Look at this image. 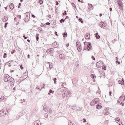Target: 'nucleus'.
<instances>
[{
  "mask_svg": "<svg viewBox=\"0 0 125 125\" xmlns=\"http://www.w3.org/2000/svg\"><path fill=\"white\" fill-rule=\"evenodd\" d=\"M97 67L99 68L101 67L103 65V63L101 62H99L96 63Z\"/></svg>",
  "mask_w": 125,
  "mask_h": 125,
  "instance_id": "obj_1",
  "label": "nucleus"
},
{
  "mask_svg": "<svg viewBox=\"0 0 125 125\" xmlns=\"http://www.w3.org/2000/svg\"><path fill=\"white\" fill-rule=\"evenodd\" d=\"M118 4L119 5V8H123V4L122 1L120 0H118Z\"/></svg>",
  "mask_w": 125,
  "mask_h": 125,
  "instance_id": "obj_2",
  "label": "nucleus"
},
{
  "mask_svg": "<svg viewBox=\"0 0 125 125\" xmlns=\"http://www.w3.org/2000/svg\"><path fill=\"white\" fill-rule=\"evenodd\" d=\"M54 51V49L52 48H50L48 49L46 52L49 53H52Z\"/></svg>",
  "mask_w": 125,
  "mask_h": 125,
  "instance_id": "obj_3",
  "label": "nucleus"
},
{
  "mask_svg": "<svg viewBox=\"0 0 125 125\" xmlns=\"http://www.w3.org/2000/svg\"><path fill=\"white\" fill-rule=\"evenodd\" d=\"M6 100V98L4 96H2L0 98V102H4Z\"/></svg>",
  "mask_w": 125,
  "mask_h": 125,
  "instance_id": "obj_4",
  "label": "nucleus"
},
{
  "mask_svg": "<svg viewBox=\"0 0 125 125\" xmlns=\"http://www.w3.org/2000/svg\"><path fill=\"white\" fill-rule=\"evenodd\" d=\"M1 111L2 112V114L3 116L5 115L7 113V111L6 109H3L1 110Z\"/></svg>",
  "mask_w": 125,
  "mask_h": 125,
  "instance_id": "obj_5",
  "label": "nucleus"
},
{
  "mask_svg": "<svg viewBox=\"0 0 125 125\" xmlns=\"http://www.w3.org/2000/svg\"><path fill=\"white\" fill-rule=\"evenodd\" d=\"M97 103V102L94 100H93L90 103V105L92 106H93L95 104Z\"/></svg>",
  "mask_w": 125,
  "mask_h": 125,
  "instance_id": "obj_6",
  "label": "nucleus"
},
{
  "mask_svg": "<svg viewBox=\"0 0 125 125\" xmlns=\"http://www.w3.org/2000/svg\"><path fill=\"white\" fill-rule=\"evenodd\" d=\"M59 57L61 59H64L65 58V56L63 54H60L59 55Z\"/></svg>",
  "mask_w": 125,
  "mask_h": 125,
  "instance_id": "obj_7",
  "label": "nucleus"
},
{
  "mask_svg": "<svg viewBox=\"0 0 125 125\" xmlns=\"http://www.w3.org/2000/svg\"><path fill=\"white\" fill-rule=\"evenodd\" d=\"M104 113L105 115H108L109 114V112L107 110V109L104 110Z\"/></svg>",
  "mask_w": 125,
  "mask_h": 125,
  "instance_id": "obj_8",
  "label": "nucleus"
},
{
  "mask_svg": "<svg viewBox=\"0 0 125 125\" xmlns=\"http://www.w3.org/2000/svg\"><path fill=\"white\" fill-rule=\"evenodd\" d=\"M100 25L101 27H104L105 26V24L102 22H101L100 23Z\"/></svg>",
  "mask_w": 125,
  "mask_h": 125,
  "instance_id": "obj_9",
  "label": "nucleus"
},
{
  "mask_svg": "<svg viewBox=\"0 0 125 125\" xmlns=\"http://www.w3.org/2000/svg\"><path fill=\"white\" fill-rule=\"evenodd\" d=\"M91 45L90 43H88V44L87 45V48L88 49V50H89L91 49Z\"/></svg>",
  "mask_w": 125,
  "mask_h": 125,
  "instance_id": "obj_10",
  "label": "nucleus"
},
{
  "mask_svg": "<svg viewBox=\"0 0 125 125\" xmlns=\"http://www.w3.org/2000/svg\"><path fill=\"white\" fill-rule=\"evenodd\" d=\"M125 99V97L124 96H123L122 95L121 96H120L119 98V100L124 101Z\"/></svg>",
  "mask_w": 125,
  "mask_h": 125,
  "instance_id": "obj_11",
  "label": "nucleus"
},
{
  "mask_svg": "<svg viewBox=\"0 0 125 125\" xmlns=\"http://www.w3.org/2000/svg\"><path fill=\"white\" fill-rule=\"evenodd\" d=\"M98 33L97 32L94 34L95 35V37L97 39H99L100 38V36L98 35Z\"/></svg>",
  "mask_w": 125,
  "mask_h": 125,
  "instance_id": "obj_12",
  "label": "nucleus"
},
{
  "mask_svg": "<svg viewBox=\"0 0 125 125\" xmlns=\"http://www.w3.org/2000/svg\"><path fill=\"white\" fill-rule=\"evenodd\" d=\"M14 7V5L12 3H11L10 5V8L11 10H12L13 9Z\"/></svg>",
  "mask_w": 125,
  "mask_h": 125,
  "instance_id": "obj_13",
  "label": "nucleus"
},
{
  "mask_svg": "<svg viewBox=\"0 0 125 125\" xmlns=\"http://www.w3.org/2000/svg\"><path fill=\"white\" fill-rule=\"evenodd\" d=\"M77 47L78 51L79 52H81L82 50V48L81 45L79 46H78Z\"/></svg>",
  "mask_w": 125,
  "mask_h": 125,
  "instance_id": "obj_14",
  "label": "nucleus"
},
{
  "mask_svg": "<svg viewBox=\"0 0 125 125\" xmlns=\"http://www.w3.org/2000/svg\"><path fill=\"white\" fill-rule=\"evenodd\" d=\"M102 106L101 104H99L98 105H97L96 106V108L97 109H99L101 108Z\"/></svg>",
  "mask_w": 125,
  "mask_h": 125,
  "instance_id": "obj_15",
  "label": "nucleus"
},
{
  "mask_svg": "<svg viewBox=\"0 0 125 125\" xmlns=\"http://www.w3.org/2000/svg\"><path fill=\"white\" fill-rule=\"evenodd\" d=\"M8 18L6 16H5L2 19V21L4 22H5L7 21Z\"/></svg>",
  "mask_w": 125,
  "mask_h": 125,
  "instance_id": "obj_16",
  "label": "nucleus"
},
{
  "mask_svg": "<svg viewBox=\"0 0 125 125\" xmlns=\"http://www.w3.org/2000/svg\"><path fill=\"white\" fill-rule=\"evenodd\" d=\"M118 83H119L121 84V85H123L124 84V81H121V80L118 81Z\"/></svg>",
  "mask_w": 125,
  "mask_h": 125,
  "instance_id": "obj_17",
  "label": "nucleus"
},
{
  "mask_svg": "<svg viewBox=\"0 0 125 125\" xmlns=\"http://www.w3.org/2000/svg\"><path fill=\"white\" fill-rule=\"evenodd\" d=\"M91 77L93 79H95L96 78V76L94 74H92L91 75Z\"/></svg>",
  "mask_w": 125,
  "mask_h": 125,
  "instance_id": "obj_18",
  "label": "nucleus"
},
{
  "mask_svg": "<svg viewBox=\"0 0 125 125\" xmlns=\"http://www.w3.org/2000/svg\"><path fill=\"white\" fill-rule=\"evenodd\" d=\"M88 5L89 6V9L90 10L92 9H93V6L92 5L90 4H89Z\"/></svg>",
  "mask_w": 125,
  "mask_h": 125,
  "instance_id": "obj_19",
  "label": "nucleus"
},
{
  "mask_svg": "<svg viewBox=\"0 0 125 125\" xmlns=\"http://www.w3.org/2000/svg\"><path fill=\"white\" fill-rule=\"evenodd\" d=\"M39 34H37L36 35V39L37 41H38L39 40Z\"/></svg>",
  "mask_w": 125,
  "mask_h": 125,
  "instance_id": "obj_20",
  "label": "nucleus"
},
{
  "mask_svg": "<svg viewBox=\"0 0 125 125\" xmlns=\"http://www.w3.org/2000/svg\"><path fill=\"white\" fill-rule=\"evenodd\" d=\"M80 43L79 42H76V45L77 47L80 45Z\"/></svg>",
  "mask_w": 125,
  "mask_h": 125,
  "instance_id": "obj_21",
  "label": "nucleus"
},
{
  "mask_svg": "<svg viewBox=\"0 0 125 125\" xmlns=\"http://www.w3.org/2000/svg\"><path fill=\"white\" fill-rule=\"evenodd\" d=\"M115 120L116 121H118L119 122L120 121V119L118 117L115 118Z\"/></svg>",
  "mask_w": 125,
  "mask_h": 125,
  "instance_id": "obj_22",
  "label": "nucleus"
},
{
  "mask_svg": "<svg viewBox=\"0 0 125 125\" xmlns=\"http://www.w3.org/2000/svg\"><path fill=\"white\" fill-rule=\"evenodd\" d=\"M85 38L86 39H89L90 38L89 35H87L85 36Z\"/></svg>",
  "mask_w": 125,
  "mask_h": 125,
  "instance_id": "obj_23",
  "label": "nucleus"
},
{
  "mask_svg": "<svg viewBox=\"0 0 125 125\" xmlns=\"http://www.w3.org/2000/svg\"><path fill=\"white\" fill-rule=\"evenodd\" d=\"M2 113V112L1 111H0V117H1L3 116Z\"/></svg>",
  "mask_w": 125,
  "mask_h": 125,
  "instance_id": "obj_24",
  "label": "nucleus"
},
{
  "mask_svg": "<svg viewBox=\"0 0 125 125\" xmlns=\"http://www.w3.org/2000/svg\"><path fill=\"white\" fill-rule=\"evenodd\" d=\"M43 1L42 0H39V2L41 4H42L43 3Z\"/></svg>",
  "mask_w": 125,
  "mask_h": 125,
  "instance_id": "obj_25",
  "label": "nucleus"
},
{
  "mask_svg": "<svg viewBox=\"0 0 125 125\" xmlns=\"http://www.w3.org/2000/svg\"><path fill=\"white\" fill-rule=\"evenodd\" d=\"M54 92V91H52V90H50V92L48 94L49 95H50V93H53Z\"/></svg>",
  "mask_w": 125,
  "mask_h": 125,
  "instance_id": "obj_26",
  "label": "nucleus"
},
{
  "mask_svg": "<svg viewBox=\"0 0 125 125\" xmlns=\"http://www.w3.org/2000/svg\"><path fill=\"white\" fill-rule=\"evenodd\" d=\"M63 36L64 37H65L67 36V33L66 32H65L63 34Z\"/></svg>",
  "mask_w": 125,
  "mask_h": 125,
  "instance_id": "obj_27",
  "label": "nucleus"
},
{
  "mask_svg": "<svg viewBox=\"0 0 125 125\" xmlns=\"http://www.w3.org/2000/svg\"><path fill=\"white\" fill-rule=\"evenodd\" d=\"M53 80L54 81V83L56 84V78H54Z\"/></svg>",
  "mask_w": 125,
  "mask_h": 125,
  "instance_id": "obj_28",
  "label": "nucleus"
},
{
  "mask_svg": "<svg viewBox=\"0 0 125 125\" xmlns=\"http://www.w3.org/2000/svg\"><path fill=\"white\" fill-rule=\"evenodd\" d=\"M79 21H81V23H82L83 22V21H82V19L81 18H79Z\"/></svg>",
  "mask_w": 125,
  "mask_h": 125,
  "instance_id": "obj_29",
  "label": "nucleus"
},
{
  "mask_svg": "<svg viewBox=\"0 0 125 125\" xmlns=\"http://www.w3.org/2000/svg\"><path fill=\"white\" fill-rule=\"evenodd\" d=\"M56 44L57 45H56L55 46V47H56V46H57V42H54L53 43V45H55Z\"/></svg>",
  "mask_w": 125,
  "mask_h": 125,
  "instance_id": "obj_30",
  "label": "nucleus"
},
{
  "mask_svg": "<svg viewBox=\"0 0 125 125\" xmlns=\"http://www.w3.org/2000/svg\"><path fill=\"white\" fill-rule=\"evenodd\" d=\"M102 68L103 69L105 70L106 69V66H104Z\"/></svg>",
  "mask_w": 125,
  "mask_h": 125,
  "instance_id": "obj_31",
  "label": "nucleus"
},
{
  "mask_svg": "<svg viewBox=\"0 0 125 125\" xmlns=\"http://www.w3.org/2000/svg\"><path fill=\"white\" fill-rule=\"evenodd\" d=\"M7 54L6 53H5L4 54V55H3V57L4 58H5L7 57Z\"/></svg>",
  "mask_w": 125,
  "mask_h": 125,
  "instance_id": "obj_32",
  "label": "nucleus"
},
{
  "mask_svg": "<svg viewBox=\"0 0 125 125\" xmlns=\"http://www.w3.org/2000/svg\"><path fill=\"white\" fill-rule=\"evenodd\" d=\"M64 20H63V19H61V20H60V22L61 23H62V21L64 22Z\"/></svg>",
  "mask_w": 125,
  "mask_h": 125,
  "instance_id": "obj_33",
  "label": "nucleus"
},
{
  "mask_svg": "<svg viewBox=\"0 0 125 125\" xmlns=\"http://www.w3.org/2000/svg\"><path fill=\"white\" fill-rule=\"evenodd\" d=\"M116 63H118V64H120V62H118V61H116Z\"/></svg>",
  "mask_w": 125,
  "mask_h": 125,
  "instance_id": "obj_34",
  "label": "nucleus"
},
{
  "mask_svg": "<svg viewBox=\"0 0 125 125\" xmlns=\"http://www.w3.org/2000/svg\"><path fill=\"white\" fill-rule=\"evenodd\" d=\"M8 23H5L4 26L5 28H6L7 27V25L8 24Z\"/></svg>",
  "mask_w": 125,
  "mask_h": 125,
  "instance_id": "obj_35",
  "label": "nucleus"
},
{
  "mask_svg": "<svg viewBox=\"0 0 125 125\" xmlns=\"http://www.w3.org/2000/svg\"><path fill=\"white\" fill-rule=\"evenodd\" d=\"M64 14H65V15H67V14L66 13V11H64V13H63V15L64 16Z\"/></svg>",
  "mask_w": 125,
  "mask_h": 125,
  "instance_id": "obj_36",
  "label": "nucleus"
},
{
  "mask_svg": "<svg viewBox=\"0 0 125 125\" xmlns=\"http://www.w3.org/2000/svg\"><path fill=\"white\" fill-rule=\"evenodd\" d=\"M46 24L47 25H49L50 24V23L49 22H47L46 23Z\"/></svg>",
  "mask_w": 125,
  "mask_h": 125,
  "instance_id": "obj_37",
  "label": "nucleus"
},
{
  "mask_svg": "<svg viewBox=\"0 0 125 125\" xmlns=\"http://www.w3.org/2000/svg\"><path fill=\"white\" fill-rule=\"evenodd\" d=\"M120 104L121 105H122V106H123L124 105V103H123L122 102H121Z\"/></svg>",
  "mask_w": 125,
  "mask_h": 125,
  "instance_id": "obj_38",
  "label": "nucleus"
},
{
  "mask_svg": "<svg viewBox=\"0 0 125 125\" xmlns=\"http://www.w3.org/2000/svg\"><path fill=\"white\" fill-rule=\"evenodd\" d=\"M23 37L25 39H26L27 38V37H26L25 35H23Z\"/></svg>",
  "mask_w": 125,
  "mask_h": 125,
  "instance_id": "obj_39",
  "label": "nucleus"
},
{
  "mask_svg": "<svg viewBox=\"0 0 125 125\" xmlns=\"http://www.w3.org/2000/svg\"><path fill=\"white\" fill-rule=\"evenodd\" d=\"M83 122L85 123V122H86V119H85L84 118L83 119Z\"/></svg>",
  "mask_w": 125,
  "mask_h": 125,
  "instance_id": "obj_40",
  "label": "nucleus"
},
{
  "mask_svg": "<svg viewBox=\"0 0 125 125\" xmlns=\"http://www.w3.org/2000/svg\"><path fill=\"white\" fill-rule=\"evenodd\" d=\"M20 67L21 68V69H23V67H22V65H21L20 66Z\"/></svg>",
  "mask_w": 125,
  "mask_h": 125,
  "instance_id": "obj_41",
  "label": "nucleus"
},
{
  "mask_svg": "<svg viewBox=\"0 0 125 125\" xmlns=\"http://www.w3.org/2000/svg\"><path fill=\"white\" fill-rule=\"evenodd\" d=\"M112 94V92L111 91H110L109 92V95L110 96H111V95Z\"/></svg>",
  "mask_w": 125,
  "mask_h": 125,
  "instance_id": "obj_42",
  "label": "nucleus"
},
{
  "mask_svg": "<svg viewBox=\"0 0 125 125\" xmlns=\"http://www.w3.org/2000/svg\"><path fill=\"white\" fill-rule=\"evenodd\" d=\"M92 58L93 59V60H95V58L93 56H92Z\"/></svg>",
  "mask_w": 125,
  "mask_h": 125,
  "instance_id": "obj_43",
  "label": "nucleus"
},
{
  "mask_svg": "<svg viewBox=\"0 0 125 125\" xmlns=\"http://www.w3.org/2000/svg\"><path fill=\"white\" fill-rule=\"evenodd\" d=\"M66 46L67 47H68L69 46V43H67L66 44Z\"/></svg>",
  "mask_w": 125,
  "mask_h": 125,
  "instance_id": "obj_44",
  "label": "nucleus"
},
{
  "mask_svg": "<svg viewBox=\"0 0 125 125\" xmlns=\"http://www.w3.org/2000/svg\"><path fill=\"white\" fill-rule=\"evenodd\" d=\"M32 16L33 18H35V16H34V15H32Z\"/></svg>",
  "mask_w": 125,
  "mask_h": 125,
  "instance_id": "obj_45",
  "label": "nucleus"
},
{
  "mask_svg": "<svg viewBox=\"0 0 125 125\" xmlns=\"http://www.w3.org/2000/svg\"><path fill=\"white\" fill-rule=\"evenodd\" d=\"M55 34L56 35H57V32L55 31Z\"/></svg>",
  "mask_w": 125,
  "mask_h": 125,
  "instance_id": "obj_46",
  "label": "nucleus"
},
{
  "mask_svg": "<svg viewBox=\"0 0 125 125\" xmlns=\"http://www.w3.org/2000/svg\"><path fill=\"white\" fill-rule=\"evenodd\" d=\"M27 42H30V41L29 39H28L27 40Z\"/></svg>",
  "mask_w": 125,
  "mask_h": 125,
  "instance_id": "obj_47",
  "label": "nucleus"
},
{
  "mask_svg": "<svg viewBox=\"0 0 125 125\" xmlns=\"http://www.w3.org/2000/svg\"><path fill=\"white\" fill-rule=\"evenodd\" d=\"M109 10L110 11H111L112 10V8H110Z\"/></svg>",
  "mask_w": 125,
  "mask_h": 125,
  "instance_id": "obj_48",
  "label": "nucleus"
},
{
  "mask_svg": "<svg viewBox=\"0 0 125 125\" xmlns=\"http://www.w3.org/2000/svg\"><path fill=\"white\" fill-rule=\"evenodd\" d=\"M115 59H116V61H118V59L117 57H116L115 58Z\"/></svg>",
  "mask_w": 125,
  "mask_h": 125,
  "instance_id": "obj_49",
  "label": "nucleus"
},
{
  "mask_svg": "<svg viewBox=\"0 0 125 125\" xmlns=\"http://www.w3.org/2000/svg\"><path fill=\"white\" fill-rule=\"evenodd\" d=\"M56 5H58V4H59L58 3V2L57 1V2H56Z\"/></svg>",
  "mask_w": 125,
  "mask_h": 125,
  "instance_id": "obj_50",
  "label": "nucleus"
},
{
  "mask_svg": "<svg viewBox=\"0 0 125 125\" xmlns=\"http://www.w3.org/2000/svg\"><path fill=\"white\" fill-rule=\"evenodd\" d=\"M30 55L29 54H28V56H28V58H29V57H30Z\"/></svg>",
  "mask_w": 125,
  "mask_h": 125,
  "instance_id": "obj_51",
  "label": "nucleus"
},
{
  "mask_svg": "<svg viewBox=\"0 0 125 125\" xmlns=\"http://www.w3.org/2000/svg\"><path fill=\"white\" fill-rule=\"evenodd\" d=\"M14 52H11V53L12 54H13V53H14Z\"/></svg>",
  "mask_w": 125,
  "mask_h": 125,
  "instance_id": "obj_52",
  "label": "nucleus"
},
{
  "mask_svg": "<svg viewBox=\"0 0 125 125\" xmlns=\"http://www.w3.org/2000/svg\"><path fill=\"white\" fill-rule=\"evenodd\" d=\"M121 81H124V79H123V78H122V79H121Z\"/></svg>",
  "mask_w": 125,
  "mask_h": 125,
  "instance_id": "obj_53",
  "label": "nucleus"
},
{
  "mask_svg": "<svg viewBox=\"0 0 125 125\" xmlns=\"http://www.w3.org/2000/svg\"><path fill=\"white\" fill-rule=\"evenodd\" d=\"M76 18H77V19L78 18V16H76Z\"/></svg>",
  "mask_w": 125,
  "mask_h": 125,
  "instance_id": "obj_54",
  "label": "nucleus"
},
{
  "mask_svg": "<svg viewBox=\"0 0 125 125\" xmlns=\"http://www.w3.org/2000/svg\"><path fill=\"white\" fill-rule=\"evenodd\" d=\"M5 9L6 10L7 9V7H6L5 8Z\"/></svg>",
  "mask_w": 125,
  "mask_h": 125,
  "instance_id": "obj_55",
  "label": "nucleus"
},
{
  "mask_svg": "<svg viewBox=\"0 0 125 125\" xmlns=\"http://www.w3.org/2000/svg\"><path fill=\"white\" fill-rule=\"evenodd\" d=\"M16 18H14V20H16Z\"/></svg>",
  "mask_w": 125,
  "mask_h": 125,
  "instance_id": "obj_56",
  "label": "nucleus"
},
{
  "mask_svg": "<svg viewBox=\"0 0 125 125\" xmlns=\"http://www.w3.org/2000/svg\"><path fill=\"white\" fill-rule=\"evenodd\" d=\"M13 52H15V51H15V50H13Z\"/></svg>",
  "mask_w": 125,
  "mask_h": 125,
  "instance_id": "obj_57",
  "label": "nucleus"
},
{
  "mask_svg": "<svg viewBox=\"0 0 125 125\" xmlns=\"http://www.w3.org/2000/svg\"><path fill=\"white\" fill-rule=\"evenodd\" d=\"M119 100H118V101ZM118 102V103H120V101H118V102Z\"/></svg>",
  "mask_w": 125,
  "mask_h": 125,
  "instance_id": "obj_58",
  "label": "nucleus"
},
{
  "mask_svg": "<svg viewBox=\"0 0 125 125\" xmlns=\"http://www.w3.org/2000/svg\"><path fill=\"white\" fill-rule=\"evenodd\" d=\"M100 17H101V16H102V14H100Z\"/></svg>",
  "mask_w": 125,
  "mask_h": 125,
  "instance_id": "obj_59",
  "label": "nucleus"
},
{
  "mask_svg": "<svg viewBox=\"0 0 125 125\" xmlns=\"http://www.w3.org/2000/svg\"><path fill=\"white\" fill-rule=\"evenodd\" d=\"M19 5H21V4L20 3H19Z\"/></svg>",
  "mask_w": 125,
  "mask_h": 125,
  "instance_id": "obj_60",
  "label": "nucleus"
},
{
  "mask_svg": "<svg viewBox=\"0 0 125 125\" xmlns=\"http://www.w3.org/2000/svg\"><path fill=\"white\" fill-rule=\"evenodd\" d=\"M20 1L21 2H22V0H21Z\"/></svg>",
  "mask_w": 125,
  "mask_h": 125,
  "instance_id": "obj_61",
  "label": "nucleus"
},
{
  "mask_svg": "<svg viewBox=\"0 0 125 125\" xmlns=\"http://www.w3.org/2000/svg\"><path fill=\"white\" fill-rule=\"evenodd\" d=\"M20 6H18V8H20Z\"/></svg>",
  "mask_w": 125,
  "mask_h": 125,
  "instance_id": "obj_62",
  "label": "nucleus"
},
{
  "mask_svg": "<svg viewBox=\"0 0 125 125\" xmlns=\"http://www.w3.org/2000/svg\"><path fill=\"white\" fill-rule=\"evenodd\" d=\"M14 70H12V71H11V72H14Z\"/></svg>",
  "mask_w": 125,
  "mask_h": 125,
  "instance_id": "obj_63",
  "label": "nucleus"
},
{
  "mask_svg": "<svg viewBox=\"0 0 125 125\" xmlns=\"http://www.w3.org/2000/svg\"><path fill=\"white\" fill-rule=\"evenodd\" d=\"M80 0H78V1L79 2H80Z\"/></svg>",
  "mask_w": 125,
  "mask_h": 125,
  "instance_id": "obj_64",
  "label": "nucleus"
}]
</instances>
